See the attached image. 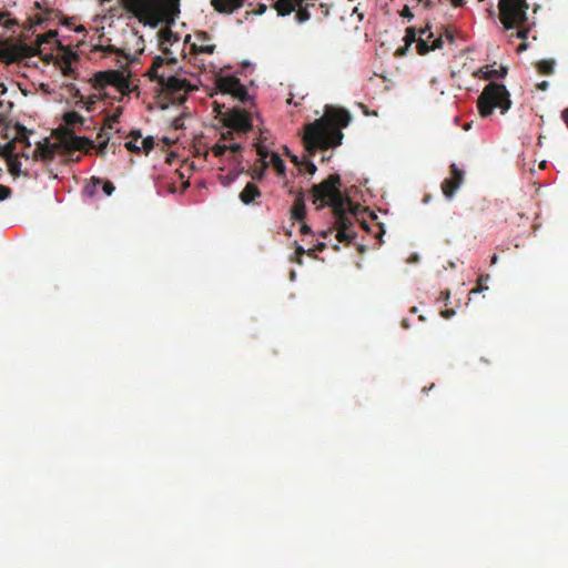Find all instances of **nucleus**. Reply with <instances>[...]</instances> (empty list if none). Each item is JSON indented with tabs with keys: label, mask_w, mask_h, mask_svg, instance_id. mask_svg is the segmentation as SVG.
Wrapping results in <instances>:
<instances>
[{
	"label": "nucleus",
	"mask_w": 568,
	"mask_h": 568,
	"mask_svg": "<svg viewBox=\"0 0 568 568\" xmlns=\"http://www.w3.org/2000/svg\"><path fill=\"white\" fill-rule=\"evenodd\" d=\"M122 80L123 81H116L114 87L118 88L121 93L126 94L130 92V82L123 74Z\"/></svg>",
	"instance_id": "f704fd0d"
},
{
	"label": "nucleus",
	"mask_w": 568,
	"mask_h": 568,
	"mask_svg": "<svg viewBox=\"0 0 568 568\" xmlns=\"http://www.w3.org/2000/svg\"><path fill=\"white\" fill-rule=\"evenodd\" d=\"M194 36L202 43L211 40V36L206 31H197Z\"/></svg>",
	"instance_id": "79ce46f5"
},
{
	"label": "nucleus",
	"mask_w": 568,
	"mask_h": 568,
	"mask_svg": "<svg viewBox=\"0 0 568 568\" xmlns=\"http://www.w3.org/2000/svg\"><path fill=\"white\" fill-rule=\"evenodd\" d=\"M154 139L152 136H148L142 141V149L145 154H149L151 150L154 148Z\"/></svg>",
	"instance_id": "e433bc0d"
},
{
	"label": "nucleus",
	"mask_w": 568,
	"mask_h": 568,
	"mask_svg": "<svg viewBox=\"0 0 568 568\" xmlns=\"http://www.w3.org/2000/svg\"><path fill=\"white\" fill-rule=\"evenodd\" d=\"M266 9H267L266 4L260 3L257 9L252 11V13L255 14V16H261V14H263L266 11Z\"/></svg>",
	"instance_id": "864d4df0"
},
{
	"label": "nucleus",
	"mask_w": 568,
	"mask_h": 568,
	"mask_svg": "<svg viewBox=\"0 0 568 568\" xmlns=\"http://www.w3.org/2000/svg\"><path fill=\"white\" fill-rule=\"evenodd\" d=\"M488 69V67H486ZM481 72L484 73V79H491V78H504L507 74V69L501 67L499 70H486L484 71L481 69Z\"/></svg>",
	"instance_id": "2f4dec72"
},
{
	"label": "nucleus",
	"mask_w": 568,
	"mask_h": 568,
	"mask_svg": "<svg viewBox=\"0 0 568 568\" xmlns=\"http://www.w3.org/2000/svg\"><path fill=\"white\" fill-rule=\"evenodd\" d=\"M518 28V31L514 34H511V37H516L518 39H521V40H526L527 39V36L529 33V28H525L524 24L521 27H517Z\"/></svg>",
	"instance_id": "ea45409f"
},
{
	"label": "nucleus",
	"mask_w": 568,
	"mask_h": 568,
	"mask_svg": "<svg viewBox=\"0 0 568 568\" xmlns=\"http://www.w3.org/2000/svg\"><path fill=\"white\" fill-rule=\"evenodd\" d=\"M450 175L446 178L440 185L442 192L446 200L450 201L460 185L464 183V171L460 170L455 163L449 166Z\"/></svg>",
	"instance_id": "6e6552de"
},
{
	"label": "nucleus",
	"mask_w": 568,
	"mask_h": 568,
	"mask_svg": "<svg viewBox=\"0 0 568 568\" xmlns=\"http://www.w3.org/2000/svg\"><path fill=\"white\" fill-rule=\"evenodd\" d=\"M440 298L447 301L449 298V291H443L440 292Z\"/></svg>",
	"instance_id": "338daca9"
},
{
	"label": "nucleus",
	"mask_w": 568,
	"mask_h": 568,
	"mask_svg": "<svg viewBox=\"0 0 568 568\" xmlns=\"http://www.w3.org/2000/svg\"><path fill=\"white\" fill-rule=\"evenodd\" d=\"M511 101L506 87L500 83H488L477 100V106L481 116L490 115L494 109L499 108L501 113L510 109Z\"/></svg>",
	"instance_id": "20e7f679"
},
{
	"label": "nucleus",
	"mask_w": 568,
	"mask_h": 568,
	"mask_svg": "<svg viewBox=\"0 0 568 568\" xmlns=\"http://www.w3.org/2000/svg\"><path fill=\"white\" fill-rule=\"evenodd\" d=\"M418 33H419V38L416 41L418 54L424 55L432 50H437V49L443 48L444 41H443L442 36L434 39L430 45L428 44L427 39H430L434 37L433 32L429 31L428 27L419 29Z\"/></svg>",
	"instance_id": "1a4fd4ad"
},
{
	"label": "nucleus",
	"mask_w": 568,
	"mask_h": 568,
	"mask_svg": "<svg viewBox=\"0 0 568 568\" xmlns=\"http://www.w3.org/2000/svg\"><path fill=\"white\" fill-rule=\"evenodd\" d=\"M97 139H98V142H99V145L97 148V152H98L99 155H104L110 138H109V135L106 133L101 131L98 134Z\"/></svg>",
	"instance_id": "7c9ffc66"
},
{
	"label": "nucleus",
	"mask_w": 568,
	"mask_h": 568,
	"mask_svg": "<svg viewBox=\"0 0 568 568\" xmlns=\"http://www.w3.org/2000/svg\"><path fill=\"white\" fill-rule=\"evenodd\" d=\"M561 119L562 121L565 122V124L567 125L568 128V108H566L565 110H562L561 112Z\"/></svg>",
	"instance_id": "bf43d9fd"
},
{
	"label": "nucleus",
	"mask_w": 568,
	"mask_h": 568,
	"mask_svg": "<svg viewBox=\"0 0 568 568\" xmlns=\"http://www.w3.org/2000/svg\"><path fill=\"white\" fill-rule=\"evenodd\" d=\"M537 87L539 90L546 91L549 87V83L547 81H542Z\"/></svg>",
	"instance_id": "680f3d73"
},
{
	"label": "nucleus",
	"mask_w": 568,
	"mask_h": 568,
	"mask_svg": "<svg viewBox=\"0 0 568 568\" xmlns=\"http://www.w3.org/2000/svg\"><path fill=\"white\" fill-rule=\"evenodd\" d=\"M305 202L304 194L300 192L294 200L293 206L291 209V219L295 221H303L305 219Z\"/></svg>",
	"instance_id": "6ab92c4d"
},
{
	"label": "nucleus",
	"mask_w": 568,
	"mask_h": 568,
	"mask_svg": "<svg viewBox=\"0 0 568 568\" xmlns=\"http://www.w3.org/2000/svg\"><path fill=\"white\" fill-rule=\"evenodd\" d=\"M33 54L32 49L28 45L12 47L2 53L8 63L19 62L23 58Z\"/></svg>",
	"instance_id": "f8f14e48"
},
{
	"label": "nucleus",
	"mask_w": 568,
	"mask_h": 568,
	"mask_svg": "<svg viewBox=\"0 0 568 568\" xmlns=\"http://www.w3.org/2000/svg\"><path fill=\"white\" fill-rule=\"evenodd\" d=\"M17 141H26L27 140V129L22 125H17V136L14 138Z\"/></svg>",
	"instance_id": "a19ab883"
},
{
	"label": "nucleus",
	"mask_w": 568,
	"mask_h": 568,
	"mask_svg": "<svg viewBox=\"0 0 568 568\" xmlns=\"http://www.w3.org/2000/svg\"><path fill=\"white\" fill-rule=\"evenodd\" d=\"M34 7L42 11V14L34 17V23L36 24H42L53 18H58L60 16V12L53 9L43 8L41 2L36 1Z\"/></svg>",
	"instance_id": "aec40b11"
},
{
	"label": "nucleus",
	"mask_w": 568,
	"mask_h": 568,
	"mask_svg": "<svg viewBox=\"0 0 568 568\" xmlns=\"http://www.w3.org/2000/svg\"><path fill=\"white\" fill-rule=\"evenodd\" d=\"M355 237V232L337 229L336 239L339 243L351 244Z\"/></svg>",
	"instance_id": "393cba45"
},
{
	"label": "nucleus",
	"mask_w": 568,
	"mask_h": 568,
	"mask_svg": "<svg viewBox=\"0 0 568 568\" xmlns=\"http://www.w3.org/2000/svg\"><path fill=\"white\" fill-rule=\"evenodd\" d=\"M244 0H211L213 8L220 13H232L241 8Z\"/></svg>",
	"instance_id": "2eb2a0df"
},
{
	"label": "nucleus",
	"mask_w": 568,
	"mask_h": 568,
	"mask_svg": "<svg viewBox=\"0 0 568 568\" xmlns=\"http://www.w3.org/2000/svg\"><path fill=\"white\" fill-rule=\"evenodd\" d=\"M93 80L95 89H103L106 85L114 87L116 81H123L122 73L116 70L100 71L94 74Z\"/></svg>",
	"instance_id": "9b49d317"
},
{
	"label": "nucleus",
	"mask_w": 568,
	"mask_h": 568,
	"mask_svg": "<svg viewBox=\"0 0 568 568\" xmlns=\"http://www.w3.org/2000/svg\"><path fill=\"white\" fill-rule=\"evenodd\" d=\"M175 65L176 64H164V67L160 69V72L178 74L174 70Z\"/></svg>",
	"instance_id": "8fccbe9b"
},
{
	"label": "nucleus",
	"mask_w": 568,
	"mask_h": 568,
	"mask_svg": "<svg viewBox=\"0 0 568 568\" xmlns=\"http://www.w3.org/2000/svg\"><path fill=\"white\" fill-rule=\"evenodd\" d=\"M158 36H159L161 50H162L163 54L165 57H173L172 51L168 47H164V45L173 44V43L178 42L179 36L176 33H174L170 28H164V29L160 30Z\"/></svg>",
	"instance_id": "ddd939ff"
},
{
	"label": "nucleus",
	"mask_w": 568,
	"mask_h": 568,
	"mask_svg": "<svg viewBox=\"0 0 568 568\" xmlns=\"http://www.w3.org/2000/svg\"><path fill=\"white\" fill-rule=\"evenodd\" d=\"M164 64H178L175 57L156 55L153 59L151 68L146 71V75L151 81H155L160 88V92L173 104H182L187 99V93L196 89L191 82L178 74L160 72Z\"/></svg>",
	"instance_id": "7ed1b4c3"
},
{
	"label": "nucleus",
	"mask_w": 568,
	"mask_h": 568,
	"mask_svg": "<svg viewBox=\"0 0 568 568\" xmlns=\"http://www.w3.org/2000/svg\"><path fill=\"white\" fill-rule=\"evenodd\" d=\"M240 200L248 205V204H252L254 203L255 199L260 197L261 196V191L260 189L256 186V184L250 182L245 185V187L241 191L240 193Z\"/></svg>",
	"instance_id": "a211bd4d"
},
{
	"label": "nucleus",
	"mask_w": 568,
	"mask_h": 568,
	"mask_svg": "<svg viewBox=\"0 0 568 568\" xmlns=\"http://www.w3.org/2000/svg\"><path fill=\"white\" fill-rule=\"evenodd\" d=\"M227 150H230L231 153H233V154H237V153H241L242 146L239 143H234V144H231L230 146H227Z\"/></svg>",
	"instance_id": "603ef678"
},
{
	"label": "nucleus",
	"mask_w": 568,
	"mask_h": 568,
	"mask_svg": "<svg viewBox=\"0 0 568 568\" xmlns=\"http://www.w3.org/2000/svg\"><path fill=\"white\" fill-rule=\"evenodd\" d=\"M450 2L454 7H462L465 0H450Z\"/></svg>",
	"instance_id": "69168bd1"
},
{
	"label": "nucleus",
	"mask_w": 568,
	"mask_h": 568,
	"mask_svg": "<svg viewBox=\"0 0 568 568\" xmlns=\"http://www.w3.org/2000/svg\"><path fill=\"white\" fill-rule=\"evenodd\" d=\"M440 36L443 37V39L445 38L450 43L455 41L454 32L448 29H445L444 33Z\"/></svg>",
	"instance_id": "09e8293b"
},
{
	"label": "nucleus",
	"mask_w": 568,
	"mask_h": 568,
	"mask_svg": "<svg viewBox=\"0 0 568 568\" xmlns=\"http://www.w3.org/2000/svg\"><path fill=\"white\" fill-rule=\"evenodd\" d=\"M63 121L68 126H75L78 124H83L84 119L80 113L70 111L63 115Z\"/></svg>",
	"instance_id": "5701e85b"
},
{
	"label": "nucleus",
	"mask_w": 568,
	"mask_h": 568,
	"mask_svg": "<svg viewBox=\"0 0 568 568\" xmlns=\"http://www.w3.org/2000/svg\"><path fill=\"white\" fill-rule=\"evenodd\" d=\"M312 232L311 227L307 224H302L301 226V233L302 234H310Z\"/></svg>",
	"instance_id": "052dcab7"
},
{
	"label": "nucleus",
	"mask_w": 568,
	"mask_h": 568,
	"mask_svg": "<svg viewBox=\"0 0 568 568\" xmlns=\"http://www.w3.org/2000/svg\"><path fill=\"white\" fill-rule=\"evenodd\" d=\"M499 19L505 29L521 27L527 21V10L529 9L526 0H499Z\"/></svg>",
	"instance_id": "39448f33"
},
{
	"label": "nucleus",
	"mask_w": 568,
	"mask_h": 568,
	"mask_svg": "<svg viewBox=\"0 0 568 568\" xmlns=\"http://www.w3.org/2000/svg\"><path fill=\"white\" fill-rule=\"evenodd\" d=\"M342 181L339 174H331L327 179L311 187L313 204L317 210L324 206L332 207L335 217V227L348 230L353 226V219L348 215L354 212V204L351 199L342 193Z\"/></svg>",
	"instance_id": "f03ea898"
},
{
	"label": "nucleus",
	"mask_w": 568,
	"mask_h": 568,
	"mask_svg": "<svg viewBox=\"0 0 568 568\" xmlns=\"http://www.w3.org/2000/svg\"><path fill=\"white\" fill-rule=\"evenodd\" d=\"M239 82L240 79L234 75L220 77L216 79V88L222 93L232 94Z\"/></svg>",
	"instance_id": "f3484780"
},
{
	"label": "nucleus",
	"mask_w": 568,
	"mask_h": 568,
	"mask_svg": "<svg viewBox=\"0 0 568 568\" xmlns=\"http://www.w3.org/2000/svg\"><path fill=\"white\" fill-rule=\"evenodd\" d=\"M58 36V31L55 30H49L48 32L43 33V34H40L37 37V42L39 44H42V43H50L51 41H53Z\"/></svg>",
	"instance_id": "72a5a7b5"
},
{
	"label": "nucleus",
	"mask_w": 568,
	"mask_h": 568,
	"mask_svg": "<svg viewBox=\"0 0 568 568\" xmlns=\"http://www.w3.org/2000/svg\"><path fill=\"white\" fill-rule=\"evenodd\" d=\"M62 72L64 75L69 77L71 75V73L73 72L72 68H71V63L70 61H67L64 67L62 68Z\"/></svg>",
	"instance_id": "5fc2aeb1"
},
{
	"label": "nucleus",
	"mask_w": 568,
	"mask_h": 568,
	"mask_svg": "<svg viewBox=\"0 0 568 568\" xmlns=\"http://www.w3.org/2000/svg\"><path fill=\"white\" fill-rule=\"evenodd\" d=\"M417 31L414 27H409L406 29V34L404 37L405 40V48L398 49L397 54H404L408 47L412 45V43L416 42L418 39L416 38Z\"/></svg>",
	"instance_id": "4be33fe9"
},
{
	"label": "nucleus",
	"mask_w": 568,
	"mask_h": 568,
	"mask_svg": "<svg viewBox=\"0 0 568 568\" xmlns=\"http://www.w3.org/2000/svg\"><path fill=\"white\" fill-rule=\"evenodd\" d=\"M352 120L351 113L345 109L326 106L320 119L305 125L303 144L308 156L315 155L317 150H327L342 144L346 128Z\"/></svg>",
	"instance_id": "f257e3e1"
},
{
	"label": "nucleus",
	"mask_w": 568,
	"mask_h": 568,
	"mask_svg": "<svg viewBox=\"0 0 568 568\" xmlns=\"http://www.w3.org/2000/svg\"><path fill=\"white\" fill-rule=\"evenodd\" d=\"M221 138L223 140H232L233 139V130L231 129L230 131L223 132Z\"/></svg>",
	"instance_id": "4d7b16f0"
},
{
	"label": "nucleus",
	"mask_w": 568,
	"mask_h": 568,
	"mask_svg": "<svg viewBox=\"0 0 568 568\" xmlns=\"http://www.w3.org/2000/svg\"><path fill=\"white\" fill-rule=\"evenodd\" d=\"M318 10H321V19H324L326 17H328L329 14V8L327 7V4L325 3H320V6L317 7Z\"/></svg>",
	"instance_id": "c03bdc74"
},
{
	"label": "nucleus",
	"mask_w": 568,
	"mask_h": 568,
	"mask_svg": "<svg viewBox=\"0 0 568 568\" xmlns=\"http://www.w3.org/2000/svg\"><path fill=\"white\" fill-rule=\"evenodd\" d=\"M93 185H102V191L105 193V195L110 196L115 187L113 185V183L111 181H103L102 179L100 178H92L91 179Z\"/></svg>",
	"instance_id": "b1692460"
},
{
	"label": "nucleus",
	"mask_w": 568,
	"mask_h": 568,
	"mask_svg": "<svg viewBox=\"0 0 568 568\" xmlns=\"http://www.w3.org/2000/svg\"><path fill=\"white\" fill-rule=\"evenodd\" d=\"M13 144L9 142L3 148V153L8 156V170L10 174L18 176L21 174V163L18 160V155L12 154Z\"/></svg>",
	"instance_id": "dca6fc26"
},
{
	"label": "nucleus",
	"mask_w": 568,
	"mask_h": 568,
	"mask_svg": "<svg viewBox=\"0 0 568 568\" xmlns=\"http://www.w3.org/2000/svg\"><path fill=\"white\" fill-rule=\"evenodd\" d=\"M215 51V45L214 44H197V43H192L191 44V48H190V58H189V61L192 62V63H196V57L200 54V53H206V54H212L214 53Z\"/></svg>",
	"instance_id": "412c9836"
},
{
	"label": "nucleus",
	"mask_w": 568,
	"mask_h": 568,
	"mask_svg": "<svg viewBox=\"0 0 568 568\" xmlns=\"http://www.w3.org/2000/svg\"><path fill=\"white\" fill-rule=\"evenodd\" d=\"M285 150H286V154L290 156L291 161H292L295 165H297V166H302V165H303V161H300V160H298V158H297L296 155L291 154L287 148H286Z\"/></svg>",
	"instance_id": "3c124183"
},
{
	"label": "nucleus",
	"mask_w": 568,
	"mask_h": 568,
	"mask_svg": "<svg viewBox=\"0 0 568 568\" xmlns=\"http://www.w3.org/2000/svg\"><path fill=\"white\" fill-rule=\"evenodd\" d=\"M325 247H326V244H325V243H323V242H320V243H317V244L315 245V247H314V248H310V250L307 251V254H308L310 256H312L314 251L323 252V251L325 250Z\"/></svg>",
	"instance_id": "de8ad7c7"
},
{
	"label": "nucleus",
	"mask_w": 568,
	"mask_h": 568,
	"mask_svg": "<svg viewBox=\"0 0 568 568\" xmlns=\"http://www.w3.org/2000/svg\"><path fill=\"white\" fill-rule=\"evenodd\" d=\"M256 152L257 154L261 156V159L263 160V166L266 168L267 166V163L265 162V159L271 154L268 153L266 146L262 143H257L256 144Z\"/></svg>",
	"instance_id": "c9c22d12"
},
{
	"label": "nucleus",
	"mask_w": 568,
	"mask_h": 568,
	"mask_svg": "<svg viewBox=\"0 0 568 568\" xmlns=\"http://www.w3.org/2000/svg\"><path fill=\"white\" fill-rule=\"evenodd\" d=\"M226 151H227V145H225V144H215L212 148V153L214 154V156H217V158L225 154Z\"/></svg>",
	"instance_id": "58836bf2"
},
{
	"label": "nucleus",
	"mask_w": 568,
	"mask_h": 568,
	"mask_svg": "<svg viewBox=\"0 0 568 568\" xmlns=\"http://www.w3.org/2000/svg\"><path fill=\"white\" fill-rule=\"evenodd\" d=\"M306 170V172L311 175H313L315 172H316V165L308 159V158H305L303 160V165Z\"/></svg>",
	"instance_id": "4c0bfd02"
},
{
	"label": "nucleus",
	"mask_w": 568,
	"mask_h": 568,
	"mask_svg": "<svg viewBox=\"0 0 568 568\" xmlns=\"http://www.w3.org/2000/svg\"><path fill=\"white\" fill-rule=\"evenodd\" d=\"M121 114H122V108L119 106L115 109L113 114L109 115L105 119L104 128L112 129L113 125L119 122Z\"/></svg>",
	"instance_id": "473e14b6"
},
{
	"label": "nucleus",
	"mask_w": 568,
	"mask_h": 568,
	"mask_svg": "<svg viewBox=\"0 0 568 568\" xmlns=\"http://www.w3.org/2000/svg\"><path fill=\"white\" fill-rule=\"evenodd\" d=\"M305 253H306V251L302 246H300V245L296 246L295 254H296V262L298 264H302V256Z\"/></svg>",
	"instance_id": "49530a36"
},
{
	"label": "nucleus",
	"mask_w": 568,
	"mask_h": 568,
	"mask_svg": "<svg viewBox=\"0 0 568 568\" xmlns=\"http://www.w3.org/2000/svg\"><path fill=\"white\" fill-rule=\"evenodd\" d=\"M442 2V0H425V8H433L436 3Z\"/></svg>",
	"instance_id": "13d9d810"
},
{
	"label": "nucleus",
	"mask_w": 568,
	"mask_h": 568,
	"mask_svg": "<svg viewBox=\"0 0 568 568\" xmlns=\"http://www.w3.org/2000/svg\"><path fill=\"white\" fill-rule=\"evenodd\" d=\"M332 233H333V229H328V230H326V231L321 232V235H322L323 237H327V236H328V234H332Z\"/></svg>",
	"instance_id": "774afa93"
},
{
	"label": "nucleus",
	"mask_w": 568,
	"mask_h": 568,
	"mask_svg": "<svg viewBox=\"0 0 568 568\" xmlns=\"http://www.w3.org/2000/svg\"><path fill=\"white\" fill-rule=\"evenodd\" d=\"M400 16L408 19L409 21L414 18V14L412 13L408 6H404L403 10L400 11Z\"/></svg>",
	"instance_id": "a18cd8bd"
},
{
	"label": "nucleus",
	"mask_w": 568,
	"mask_h": 568,
	"mask_svg": "<svg viewBox=\"0 0 568 568\" xmlns=\"http://www.w3.org/2000/svg\"><path fill=\"white\" fill-rule=\"evenodd\" d=\"M316 1L317 0H276L274 9L280 17H286L295 12V21L302 24L311 19V10L316 8Z\"/></svg>",
	"instance_id": "0eeeda50"
},
{
	"label": "nucleus",
	"mask_w": 568,
	"mask_h": 568,
	"mask_svg": "<svg viewBox=\"0 0 568 568\" xmlns=\"http://www.w3.org/2000/svg\"><path fill=\"white\" fill-rule=\"evenodd\" d=\"M266 139H267V138H266L265 131L260 130V138H258V140H260V141H258V143H262V144H263V143H264V141H266Z\"/></svg>",
	"instance_id": "e2e57ef3"
},
{
	"label": "nucleus",
	"mask_w": 568,
	"mask_h": 568,
	"mask_svg": "<svg viewBox=\"0 0 568 568\" xmlns=\"http://www.w3.org/2000/svg\"><path fill=\"white\" fill-rule=\"evenodd\" d=\"M455 313H456V312H455V310H452V308H450V310L442 311V312H440V315H442L443 317H445V318H450V317H453V316L455 315Z\"/></svg>",
	"instance_id": "6e6d98bb"
},
{
	"label": "nucleus",
	"mask_w": 568,
	"mask_h": 568,
	"mask_svg": "<svg viewBox=\"0 0 568 568\" xmlns=\"http://www.w3.org/2000/svg\"><path fill=\"white\" fill-rule=\"evenodd\" d=\"M490 280V276L489 274H481L479 275L478 280H477V285L476 287H474L469 294H477V293H481L484 291H487L488 290V286L486 285V283Z\"/></svg>",
	"instance_id": "bb28decb"
},
{
	"label": "nucleus",
	"mask_w": 568,
	"mask_h": 568,
	"mask_svg": "<svg viewBox=\"0 0 568 568\" xmlns=\"http://www.w3.org/2000/svg\"><path fill=\"white\" fill-rule=\"evenodd\" d=\"M528 48V44L524 41L523 43L519 44V47L517 48V52H523L525 50H527Z\"/></svg>",
	"instance_id": "0e129e2a"
},
{
	"label": "nucleus",
	"mask_w": 568,
	"mask_h": 568,
	"mask_svg": "<svg viewBox=\"0 0 568 568\" xmlns=\"http://www.w3.org/2000/svg\"><path fill=\"white\" fill-rule=\"evenodd\" d=\"M271 164L280 175L285 174V163L277 153H271Z\"/></svg>",
	"instance_id": "c756f323"
},
{
	"label": "nucleus",
	"mask_w": 568,
	"mask_h": 568,
	"mask_svg": "<svg viewBox=\"0 0 568 568\" xmlns=\"http://www.w3.org/2000/svg\"><path fill=\"white\" fill-rule=\"evenodd\" d=\"M60 142L65 149L73 151H81L94 146L91 140L84 136H78L72 131H65Z\"/></svg>",
	"instance_id": "9d476101"
},
{
	"label": "nucleus",
	"mask_w": 568,
	"mask_h": 568,
	"mask_svg": "<svg viewBox=\"0 0 568 568\" xmlns=\"http://www.w3.org/2000/svg\"><path fill=\"white\" fill-rule=\"evenodd\" d=\"M131 136L133 138L132 141H128L124 146L126 148V150H129L130 152H134V153H140L141 151V146L138 145V140L141 138V132L140 131H132L131 132Z\"/></svg>",
	"instance_id": "a878e982"
},
{
	"label": "nucleus",
	"mask_w": 568,
	"mask_h": 568,
	"mask_svg": "<svg viewBox=\"0 0 568 568\" xmlns=\"http://www.w3.org/2000/svg\"><path fill=\"white\" fill-rule=\"evenodd\" d=\"M214 111L216 116L223 122V124L239 133H247L252 130V116L251 113L241 108H232L227 111H223L224 105L214 103Z\"/></svg>",
	"instance_id": "423d86ee"
},
{
	"label": "nucleus",
	"mask_w": 568,
	"mask_h": 568,
	"mask_svg": "<svg viewBox=\"0 0 568 568\" xmlns=\"http://www.w3.org/2000/svg\"><path fill=\"white\" fill-rule=\"evenodd\" d=\"M555 62L552 60H541L537 63L538 72L549 75L554 72Z\"/></svg>",
	"instance_id": "cd10ccee"
},
{
	"label": "nucleus",
	"mask_w": 568,
	"mask_h": 568,
	"mask_svg": "<svg viewBox=\"0 0 568 568\" xmlns=\"http://www.w3.org/2000/svg\"><path fill=\"white\" fill-rule=\"evenodd\" d=\"M55 144H50L48 141L45 143H39L36 150L33 151V159H40L45 162L52 161L55 156Z\"/></svg>",
	"instance_id": "4468645a"
},
{
	"label": "nucleus",
	"mask_w": 568,
	"mask_h": 568,
	"mask_svg": "<svg viewBox=\"0 0 568 568\" xmlns=\"http://www.w3.org/2000/svg\"><path fill=\"white\" fill-rule=\"evenodd\" d=\"M231 95L239 99L243 103L250 100L247 89L241 83V81L236 85V90H234Z\"/></svg>",
	"instance_id": "c85d7f7f"
},
{
	"label": "nucleus",
	"mask_w": 568,
	"mask_h": 568,
	"mask_svg": "<svg viewBox=\"0 0 568 568\" xmlns=\"http://www.w3.org/2000/svg\"><path fill=\"white\" fill-rule=\"evenodd\" d=\"M11 195V189L9 186L0 185V201L8 199Z\"/></svg>",
	"instance_id": "37998d69"
}]
</instances>
